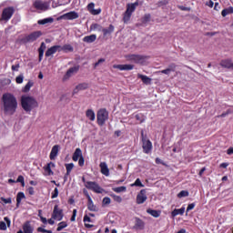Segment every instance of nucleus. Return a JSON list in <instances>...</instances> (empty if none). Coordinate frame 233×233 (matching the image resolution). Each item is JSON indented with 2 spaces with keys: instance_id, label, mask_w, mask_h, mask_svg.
<instances>
[{
  "instance_id": "6ab92c4d",
  "label": "nucleus",
  "mask_w": 233,
  "mask_h": 233,
  "mask_svg": "<svg viewBox=\"0 0 233 233\" xmlns=\"http://www.w3.org/2000/svg\"><path fill=\"white\" fill-rule=\"evenodd\" d=\"M61 148V147L59 145H55L50 152L49 155V158L54 161V159H56V157H57V154H59V149Z\"/></svg>"
},
{
  "instance_id": "f8f14e48",
  "label": "nucleus",
  "mask_w": 233,
  "mask_h": 233,
  "mask_svg": "<svg viewBox=\"0 0 233 233\" xmlns=\"http://www.w3.org/2000/svg\"><path fill=\"white\" fill-rule=\"evenodd\" d=\"M52 168H56V164L54 162H49L44 167V176H54V171Z\"/></svg>"
},
{
  "instance_id": "c9c22d12",
  "label": "nucleus",
  "mask_w": 233,
  "mask_h": 233,
  "mask_svg": "<svg viewBox=\"0 0 233 233\" xmlns=\"http://www.w3.org/2000/svg\"><path fill=\"white\" fill-rule=\"evenodd\" d=\"M147 212L150 214V216H153V218H159L161 216V212L155 209H147Z\"/></svg>"
},
{
  "instance_id": "f704fd0d",
  "label": "nucleus",
  "mask_w": 233,
  "mask_h": 233,
  "mask_svg": "<svg viewBox=\"0 0 233 233\" xmlns=\"http://www.w3.org/2000/svg\"><path fill=\"white\" fill-rule=\"evenodd\" d=\"M38 25H48V23H54V18L52 17H47L44 18L42 20H38Z\"/></svg>"
},
{
  "instance_id": "774afa93",
  "label": "nucleus",
  "mask_w": 233,
  "mask_h": 233,
  "mask_svg": "<svg viewBox=\"0 0 233 233\" xmlns=\"http://www.w3.org/2000/svg\"><path fill=\"white\" fill-rule=\"evenodd\" d=\"M207 6H209V8H212L214 6V2L212 0H209L208 2L206 3Z\"/></svg>"
},
{
  "instance_id": "ea45409f",
  "label": "nucleus",
  "mask_w": 233,
  "mask_h": 233,
  "mask_svg": "<svg viewBox=\"0 0 233 233\" xmlns=\"http://www.w3.org/2000/svg\"><path fill=\"white\" fill-rule=\"evenodd\" d=\"M74 52V47L70 45H65L64 46H61V52Z\"/></svg>"
},
{
  "instance_id": "9b49d317",
  "label": "nucleus",
  "mask_w": 233,
  "mask_h": 233,
  "mask_svg": "<svg viewBox=\"0 0 233 233\" xmlns=\"http://www.w3.org/2000/svg\"><path fill=\"white\" fill-rule=\"evenodd\" d=\"M147 191L145 189H141L140 192L137 196V205H143L145 201H147Z\"/></svg>"
},
{
  "instance_id": "f257e3e1",
  "label": "nucleus",
  "mask_w": 233,
  "mask_h": 233,
  "mask_svg": "<svg viewBox=\"0 0 233 233\" xmlns=\"http://www.w3.org/2000/svg\"><path fill=\"white\" fill-rule=\"evenodd\" d=\"M4 113L5 116H14L17 112V98L12 93H5L2 96Z\"/></svg>"
},
{
  "instance_id": "603ef678",
  "label": "nucleus",
  "mask_w": 233,
  "mask_h": 233,
  "mask_svg": "<svg viewBox=\"0 0 233 233\" xmlns=\"http://www.w3.org/2000/svg\"><path fill=\"white\" fill-rule=\"evenodd\" d=\"M135 117H136L137 121H139V123H144V121H145V117L141 114L136 115Z\"/></svg>"
},
{
  "instance_id": "0eeeda50",
  "label": "nucleus",
  "mask_w": 233,
  "mask_h": 233,
  "mask_svg": "<svg viewBox=\"0 0 233 233\" xmlns=\"http://www.w3.org/2000/svg\"><path fill=\"white\" fill-rule=\"evenodd\" d=\"M141 136L143 152L144 154H150V152H152V142L145 137L143 132L141 133Z\"/></svg>"
},
{
  "instance_id": "72a5a7b5",
  "label": "nucleus",
  "mask_w": 233,
  "mask_h": 233,
  "mask_svg": "<svg viewBox=\"0 0 233 233\" xmlns=\"http://www.w3.org/2000/svg\"><path fill=\"white\" fill-rule=\"evenodd\" d=\"M25 193L23 192H19L16 195V207H19V205H21V201H23V199H25Z\"/></svg>"
},
{
  "instance_id": "1a4fd4ad",
  "label": "nucleus",
  "mask_w": 233,
  "mask_h": 233,
  "mask_svg": "<svg viewBox=\"0 0 233 233\" xmlns=\"http://www.w3.org/2000/svg\"><path fill=\"white\" fill-rule=\"evenodd\" d=\"M52 218L56 221H61L63 219V210L59 209V206L56 205L52 213Z\"/></svg>"
},
{
  "instance_id": "f03ea898",
  "label": "nucleus",
  "mask_w": 233,
  "mask_h": 233,
  "mask_svg": "<svg viewBox=\"0 0 233 233\" xmlns=\"http://www.w3.org/2000/svg\"><path fill=\"white\" fill-rule=\"evenodd\" d=\"M21 105L22 108L25 112H30L31 110H34V108H37L39 106V103L34 96H22L21 97Z\"/></svg>"
},
{
  "instance_id": "412c9836",
  "label": "nucleus",
  "mask_w": 233,
  "mask_h": 233,
  "mask_svg": "<svg viewBox=\"0 0 233 233\" xmlns=\"http://www.w3.org/2000/svg\"><path fill=\"white\" fill-rule=\"evenodd\" d=\"M96 5L94 3H90L87 5V10L92 14V15H99L101 14V9H95Z\"/></svg>"
},
{
  "instance_id": "423d86ee",
  "label": "nucleus",
  "mask_w": 233,
  "mask_h": 233,
  "mask_svg": "<svg viewBox=\"0 0 233 233\" xmlns=\"http://www.w3.org/2000/svg\"><path fill=\"white\" fill-rule=\"evenodd\" d=\"M43 35V33L41 31H35L31 33L30 35H26L23 38L24 43H34V41H37L39 37Z\"/></svg>"
},
{
  "instance_id": "13d9d810",
  "label": "nucleus",
  "mask_w": 233,
  "mask_h": 233,
  "mask_svg": "<svg viewBox=\"0 0 233 233\" xmlns=\"http://www.w3.org/2000/svg\"><path fill=\"white\" fill-rule=\"evenodd\" d=\"M178 8L179 10H182V12H190V7L179 5Z\"/></svg>"
},
{
  "instance_id": "864d4df0",
  "label": "nucleus",
  "mask_w": 233,
  "mask_h": 233,
  "mask_svg": "<svg viewBox=\"0 0 233 233\" xmlns=\"http://www.w3.org/2000/svg\"><path fill=\"white\" fill-rule=\"evenodd\" d=\"M57 196H59V189H57V187H56L52 193V199H56V198H57Z\"/></svg>"
},
{
  "instance_id": "052dcab7",
  "label": "nucleus",
  "mask_w": 233,
  "mask_h": 233,
  "mask_svg": "<svg viewBox=\"0 0 233 233\" xmlns=\"http://www.w3.org/2000/svg\"><path fill=\"white\" fill-rule=\"evenodd\" d=\"M27 192L30 196H34V194H35V191L34 190V187H29L27 188Z\"/></svg>"
},
{
  "instance_id": "680f3d73",
  "label": "nucleus",
  "mask_w": 233,
  "mask_h": 233,
  "mask_svg": "<svg viewBox=\"0 0 233 233\" xmlns=\"http://www.w3.org/2000/svg\"><path fill=\"white\" fill-rule=\"evenodd\" d=\"M0 230H6V223L4 221L0 222Z\"/></svg>"
},
{
  "instance_id": "ddd939ff",
  "label": "nucleus",
  "mask_w": 233,
  "mask_h": 233,
  "mask_svg": "<svg viewBox=\"0 0 233 233\" xmlns=\"http://www.w3.org/2000/svg\"><path fill=\"white\" fill-rule=\"evenodd\" d=\"M78 17L79 14H77L76 11H71L62 15V19H66L67 21H73V19H77Z\"/></svg>"
},
{
  "instance_id": "6e6552de",
  "label": "nucleus",
  "mask_w": 233,
  "mask_h": 233,
  "mask_svg": "<svg viewBox=\"0 0 233 233\" xmlns=\"http://www.w3.org/2000/svg\"><path fill=\"white\" fill-rule=\"evenodd\" d=\"M35 8L36 10H41L42 12H46L50 8V3L48 2H43V1H35L34 3Z\"/></svg>"
},
{
  "instance_id": "a18cd8bd",
  "label": "nucleus",
  "mask_w": 233,
  "mask_h": 233,
  "mask_svg": "<svg viewBox=\"0 0 233 233\" xmlns=\"http://www.w3.org/2000/svg\"><path fill=\"white\" fill-rule=\"evenodd\" d=\"M188 191L187 190H182L177 194V198L181 199V198H188Z\"/></svg>"
},
{
  "instance_id": "a211bd4d",
  "label": "nucleus",
  "mask_w": 233,
  "mask_h": 233,
  "mask_svg": "<svg viewBox=\"0 0 233 233\" xmlns=\"http://www.w3.org/2000/svg\"><path fill=\"white\" fill-rule=\"evenodd\" d=\"M77 72H79V66H73V67H70L65 76H64V79H69V77H72V76H74L75 74H77Z\"/></svg>"
},
{
  "instance_id": "dca6fc26",
  "label": "nucleus",
  "mask_w": 233,
  "mask_h": 233,
  "mask_svg": "<svg viewBox=\"0 0 233 233\" xmlns=\"http://www.w3.org/2000/svg\"><path fill=\"white\" fill-rule=\"evenodd\" d=\"M99 167L101 174H103V176H106V177H108V176H110V169L108 168V165H106V162H101L99 164Z\"/></svg>"
},
{
  "instance_id": "7ed1b4c3",
  "label": "nucleus",
  "mask_w": 233,
  "mask_h": 233,
  "mask_svg": "<svg viewBox=\"0 0 233 233\" xmlns=\"http://www.w3.org/2000/svg\"><path fill=\"white\" fill-rule=\"evenodd\" d=\"M97 124L103 127L108 121V111L106 109H100L96 114Z\"/></svg>"
},
{
  "instance_id": "4c0bfd02",
  "label": "nucleus",
  "mask_w": 233,
  "mask_h": 233,
  "mask_svg": "<svg viewBox=\"0 0 233 233\" xmlns=\"http://www.w3.org/2000/svg\"><path fill=\"white\" fill-rule=\"evenodd\" d=\"M74 163L66 164V176H70L72 170H74Z\"/></svg>"
},
{
  "instance_id": "e2e57ef3",
  "label": "nucleus",
  "mask_w": 233,
  "mask_h": 233,
  "mask_svg": "<svg viewBox=\"0 0 233 233\" xmlns=\"http://www.w3.org/2000/svg\"><path fill=\"white\" fill-rule=\"evenodd\" d=\"M105 63V58H100L96 63L94 65V68H96L98 65Z\"/></svg>"
},
{
  "instance_id": "79ce46f5",
  "label": "nucleus",
  "mask_w": 233,
  "mask_h": 233,
  "mask_svg": "<svg viewBox=\"0 0 233 233\" xmlns=\"http://www.w3.org/2000/svg\"><path fill=\"white\" fill-rule=\"evenodd\" d=\"M228 14H233V7H230L228 9H223L221 12V15L223 17H227V15H228Z\"/></svg>"
},
{
  "instance_id": "58836bf2",
  "label": "nucleus",
  "mask_w": 233,
  "mask_h": 233,
  "mask_svg": "<svg viewBox=\"0 0 233 233\" xmlns=\"http://www.w3.org/2000/svg\"><path fill=\"white\" fill-rule=\"evenodd\" d=\"M130 17H132V13L126 11L123 16L124 23H128L130 21Z\"/></svg>"
},
{
  "instance_id": "2eb2a0df",
  "label": "nucleus",
  "mask_w": 233,
  "mask_h": 233,
  "mask_svg": "<svg viewBox=\"0 0 233 233\" xmlns=\"http://www.w3.org/2000/svg\"><path fill=\"white\" fill-rule=\"evenodd\" d=\"M56 52H61V46H53L48 48L46 52V57H50V56H54Z\"/></svg>"
},
{
  "instance_id": "393cba45",
  "label": "nucleus",
  "mask_w": 233,
  "mask_h": 233,
  "mask_svg": "<svg viewBox=\"0 0 233 233\" xmlns=\"http://www.w3.org/2000/svg\"><path fill=\"white\" fill-rule=\"evenodd\" d=\"M80 157H83V151L81 148H76L73 154V161H79Z\"/></svg>"
},
{
  "instance_id": "aec40b11",
  "label": "nucleus",
  "mask_w": 233,
  "mask_h": 233,
  "mask_svg": "<svg viewBox=\"0 0 233 233\" xmlns=\"http://www.w3.org/2000/svg\"><path fill=\"white\" fill-rule=\"evenodd\" d=\"M113 68H116L117 70H134V65L131 64H126V65H114Z\"/></svg>"
},
{
  "instance_id": "e433bc0d",
  "label": "nucleus",
  "mask_w": 233,
  "mask_h": 233,
  "mask_svg": "<svg viewBox=\"0 0 233 233\" xmlns=\"http://www.w3.org/2000/svg\"><path fill=\"white\" fill-rule=\"evenodd\" d=\"M176 71V66H170V67L164 69L161 72V74H166L167 76H168V74H170V72H175Z\"/></svg>"
},
{
  "instance_id": "4be33fe9",
  "label": "nucleus",
  "mask_w": 233,
  "mask_h": 233,
  "mask_svg": "<svg viewBox=\"0 0 233 233\" xmlns=\"http://www.w3.org/2000/svg\"><path fill=\"white\" fill-rule=\"evenodd\" d=\"M137 6H139V1H136L133 4H127V10L129 14H134V12H136V8H137Z\"/></svg>"
},
{
  "instance_id": "bf43d9fd",
  "label": "nucleus",
  "mask_w": 233,
  "mask_h": 233,
  "mask_svg": "<svg viewBox=\"0 0 233 233\" xmlns=\"http://www.w3.org/2000/svg\"><path fill=\"white\" fill-rule=\"evenodd\" d=\"M78 165L79 167L85 166V157H81L80 158H78Z\"/></svg>"
},
{
  "instance_id": "37998d69",
  "label": "nucleus",
  "mask_w": 233,
  "mask_h": 233,
  "mask_svg": "<svg viewBox=\"0 0 233 233\" xmlns=\"http://www.w3.org/2000/svg\"><path fill=\"white\" fill-rule=\"evenodd\" d=\"M34 86V82L29 81L25 87L23 88V92H30V89Z\"/></svg>"
},
{
  "instance_id": "2f4dec72",
  "label": "nucleus",
  "mask_w": 233,
  "mask_h": 233,
  "mask_svg": "<svg viewBox=\"0 0 233 233\" xmlns=\"http://www.w3.org/2000/svg\"><path fill=\"white\" fill-rule=\"evenodd\" d=\"M90 30L93 32H103V26L99 24H93L90 25Z\"/></svg>"
},
{
  "instance_id": "de8ad7c7",
  "label": "nucleus",
  "mask_w": 233,
  "mask_h": 233,
  "mask_svg": "<svg viewBox=\"0 0 233 233\" xmlns=\"http://www.w3.org/2000/svg\"><path fill=\"white\" fill-rule=\"evenodd\" d=\"M110 203H112V199L108 197H105L102 200V205L104 206L110 205Z\"/></svg>"
},
{
  "instance_id": "6e6d98bb",
  "label": "nucleus",
  "mask_w": 233,
  "mask_h": 233,
  "mask_svg": "<svg viewBox=\"0 0 233 233\" xmlns=\"http://www.w3.org/2000/svg\"><path fill=\"white\" fill-rule=\"evenodd\" d=\"M84 223H92V218L88 215L84 216Z\"/></svg>"
},
{
  "instance_id": "cd10ccee",
  "label": "nucleus",
  "mask_w": 233,
  "mask_h": 233,
  "mask_svg": "<svg viewBox=\"0 0 233 233\" xmlns=\"http://www.w3.org/2000/svg\"><path fill=\"white\" fill-rule=\"evenodd\" d=\"M96 39H97V35H86L83 38L84 43H94L96 41Z\"/></svg>"
},
{
  "instance_id": "5701e85b",
  "label": "nucleus",
  "mask_w": 233,
  "mask_h": 233,
  "mask_svg": "<svg viewBox=\"0 0 233 233\" xmlns=\"http://www.w3.org/2000/svg\"><path fill=\"white\" fill-rule=\"evenodd\" d=\"M23 231L24 233H34V226H32V223L30 221H26L23 225Z\"/></svg>"
},
{
  "instance_id": "473e14b6",
  "label": "nucleus",
  "mask_w": 233,
  "mask_h": 233,
  "mask_svg": "<svg viewBox=\"0 0 233 233\" xmlns=\"http://www.w3.org/2000/svg\"><path fill=\"white\" fill-rule=\"evenodd\" d=\"M114 29H115L114 25H110L108 26V28H103L102 32H103L104 35H110V34H112L114 32Z\"/></svg>"
},
{
  "instance_id": "8fccbe9b",
  "label": "nucleus",
  "mask_w": 233,
  "mask_h": 233,
  "mask_svg": "<svg viewBox=\"0 0 233 233\" xmlns=\"http://www.w3.org/2000/svg\"><path fill=\"white\" fill-rule=\"evenodd\" d=\"M24 79H25V76L23 75H20V76H16L15 81H16L17 85H21L23 83Z\"/></svg>"
},
{
  "instance_id": "69168bd1",
  "label": "nucleus",
  "mask_w": 233,
  "mask_h": 233,
  "mask_svg": "<svg viewBox=\"0 0 233 233\" xmlns=\"http://www.w3.org/2000/svg\"><path fill=\"white\" fill-rule=\"evenodd\" d=\"M4 221H5L7 227L10 228V225L12 224V221L8 218V217H5Z\"/></svg>"
},
{
  "instance_id": "c756f323",
  "label": "nucleus",
  "mask_w": 233,
  "mask_h": 233,
  "mask_svg": "<svg viewBox=\"0 0 233 233\" xmlns=\"http://www.w3.org/2000/svg\"><path fill=\"white\" fill-rule=\"evenodd\" d=\"M86 116L89 121H96V113L92 109H87L86 112Z\"/></svg>"
},
{
  "instance_id": "39448f33",
  "label": "nucleus",
  "mask_w": 233,
  "mask_h": 233,
  "mask_svg": "<svg viewBox=\"0 0 233 233\" xmlns=\"http://www.w3.org/2000/svg\"><path fill=\"white\" fill-rule=\"evenodd\" d=\"M86 188L88 190H92L93 192H96V194H103L104 189L99 187V184L96 182L87 181L85 183Z\"/></svg>"
},
{
  "instance_id": "bb28decb",
  "label": "nucleus",
  "mask_w": 233,
  "mask_h": 233,
  "mask_svg": "<svg viewBox=\"0 0 233 233\" xmlns=\"http://www.w3.org/2000/svg\"><path fill=\"white\" fill-rule=\"evenodd\" d=\"M88 88L87 83L78 84L73 91V94H77L80 90H86Z\"/></svg>"
},
{
  "instance_id": "3c124183",
  "label": "nucleus",
  "mask_w": 233,
  "mask_h": 233,
  "mask_svg": "<svg viewBox=\"0 0 233 233\" xmlns=\"http://www.w3.org/2000/svg\"><path fill=\"white\" fill-rule=\"evenodd\" d=\"M112 198L114 201H116V203H121L123 201V198L120 196L112 195Z\"/></svg>"
},
{
  "instance_id": "a19ab883",
  "label": "nucleus",
  "mask_w": 233,
  "mask_h": 233,
  "mask_svg": "<svg viewBox=\"0 0 233 233\" xmlns=\"http://www.w3.org/2000/svg\"><path fill=\"white\" fill-rule=\"evenodd\" d=\"M68 227V224L65 221H62L60 223H58V227L56 228L57 232H61V230H63V228H66Z\"/></svg>"
},
{
  "instance_id": "5fc2aeb1",
  "label": "nucleus",
  "mask_w": 233,
  "mask_h": 233,
  "mask_svg": "<svg viewBox=\"0 0 233 233\" xmlns=\"http://www.w3.org/2000/svg\"><path fill=\"white\" fill-rule=\"evenodd\" d=\"M0 199H1V201H3L5 203V205H8V204L10 205L12 203V198H5L2 197Z\"/></svg>"
},
{
  "instance_id": "09e8293b",
  "label": "nucleus",
  "mask_w": 233,
  "mask_h": 233,
  "mask_svg": "<svg viewBox=\"0 0 233 233\" xmlns=\"http://www.w3.org/2000/svg\"><path fill=\"white\" fill-rule=\"evenodd\" d=\"M16 183H21L22 187H25V177L23 176H18L16 179Z\"/></svg>"
},
{
  "instance_id": "338daca9",
  "label": "nucleus",
  "mask_w": 233,
  "mask_h": 233,
  "mask_svg": "<svg viewBox=\"0 0 233 233\" xmlns=\"http://www.w3.org/2000/svg\"><path fill=\"white\" fill-rule=\"evenodd\" d=\"M13 72H19V64L12 66Z\"/></svg>"
},
{
  "instance_id": "c03bdc74",
  "label": "nucleus",
  "mask_w": 233,
  "mask_h": 233,
  "mask_svg": "<svg viewBox=\"0 0 233 233\" xmlns=\"http://www.w3.org/2000/svg\"><path fill=\"white\" fill-rule=\"evenodd\" d=\"M114 192H116L117 194L121 193V192H127V187L122 186V187H115Z\"/></svg>"
},
{
  "instance_id": "4468645a",
  "label": "nucleus",
  "mask_w": 233,
  "mask_h": 233,
  "mask_svg": "<svg viewBox=\"0 0 233 233\" xmlns=\"http://www.w3.org/2000/svg\"><path fill=\"white\" fill-rule=\"evenodd\" d=\"M135 230H144L145 229V221L139 218H135V225L133 227Z\"/></svg>"
},
{
  "instance_id": "4d7b16f0",
  "label": "nucleus",
  "mask_w": 233,
  "mask_h": 233,
  "mask_svg": "<svg viewBox=\"0 0 233 233\" xmlns=\"http://www.w3.org/2000/svg\"><path fill=\"white\" fill-rule=\"evenodd\" d=\"M195 207H196V204L194 203L188 204L187 208V212H190V210H194Z\"/></svg>"
},
{
  "instance_id": "c85d7f7f",
  "label": "nucleus",
  "mask_w": 233,
  "mask_h": 233,
  "mask_svg": "<svg viewBox=\"0 0 233 233\" xmlns=\"http://www.w3.org/2000/svg\"><path fill=\"white\" fill-rule=\"evenodd\" d=\"M185 214V207H182L181 208L179 209H174L172 212H171V216L172 218H176V216H183Z\"/></svg>"
},
{
  "instance_id": "f3484780",
  "label": "nucleus",
  "mask_w": 233,
  "mask_h": 233,
  "mask_svg": "<svg viewBox=\"0 0 233 233\" xmlns=\"http://www.w3.org/2000/svg\"><path fill=\"white\" fill-rule=\"evenodd\" d=\"M86 198H87V208L91 212H97V207L94 205V201L92 200V198L88 193H86Z\"/></svg>"
},
{
  "instance_id": "9d476101",
  "label": "nucleus",
  "mask_w": 233,
  "mask_h": 233,
  "mask_svg": "<svg viewBox=\"0 0 233 233\" xmlns=\"http://www.w3.org/2000/svg\"><path fill=\"white\" fill-rule=\"evenodd\" d=\"M12 15H14V7L5 8L2 13V19L3 21H9L12 19Z\"/></svg>"
},
{
  "instance_id": "b1692460",
  "label": "nucleus",
  "mask_w": 233,
  "mask_h": 233,
  "mask_svg": "<svg viewBox=\"0 0 233 233\" xmlns=\"http://www.w3.org/2000/svg\"><path fill=\"white\" fill-rule=\"evenodd\" d=\"M137 77L138 79H141L144 85H152V78L148 77L147 76L138 74Z\"/></svg>"
},
{
  "instance_id": "a878e982",
  "label": "nucleus",
  "mask_w": 233,
  "mask_h": 233,
  "mask_svg": "<svg viewBox=\"0 0 233 233\" xmlns=\"http://www.w3.org/2000/svg\"><path fill=\"white\" fill-rule=\"evenodd\" d=\"M45 50H46V44H45V42H42L40 47L38 48L39 61H43V56H45Z\"/></svg>"
},
{
  "instance_id": "7c9ffc66",
  "label": "nucleus",
  "mask_w": 233,
  "mask_h": 233,
  "mask_svg": "<svg viewBox=\"0 0 233 233\" xmlns=\"http://www.w3.org/2000/svg\"><path fill=\"white\" fill-rule=\"evenodd\" d=\"M232 60L230 59H226V60H222L220 62V66H222L223 68H232Z\"/></svg>"
},
{
  "instance_id": "0e129e2a",
  "label": "nucleus",
  "mask_w": 233,
  "mask_h": 233,
  "mask_svg": "<svg viewBox=\"0 0 233 233\" xmlns=\"http://www.w3.org/2000/svg\"><path fill=\"white\" fill-rule=\"evenodd\" d=\"M76 216H77V209L73 210V215L71 217V221H76Z\"/></svg>"
},
{
  "instance_id": "20e7f679",
  "label": "nucleus",
  "mask_w": 233,
  "mask_h": 233,
  "mask_svg": "<svg viewBox=\"0 0 233 233\" xmlns=\"http://www.w3.org/2000/svg\"><path fill=\"white\" fill-rule=\"evenodd\" d=\"M126 59L129 63H135L137 65H143L145 63V56L141 55H127L126 56Z\"/></svg>"
},
{
  "instance_id": "49530a36",
  "label": "nucleus",
  "mask_w": 233,
  "mask_h": 233,
  "mask_svg": "<svg viewBox=\"0 0 233 233\" xmlns=\"http://www.w3.org/2000/svg\"><path fill=\"white\" fill-rule=\"evenodd\" d=\"M131 187H143L145 186L143 185V183H141V179L137 178L135 183L131 184Z\"/></svg>"
}]
</instances>
